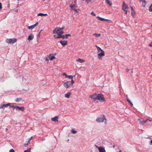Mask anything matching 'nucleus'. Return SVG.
I'll return each mask as SVG.
<instances>
[{
    "instance_id": "f257e3e1",
    "label": "nucleus",
    "mask_w": 152,
    "mask_h": 152,
    "mask_svg": "<svg viewBox=\"0 0 152 152\" xmlns=\"http://www.w3.org/2000/svg\"><path fill=\"white\" fill-rule=\"evenodd\" d=\"M97 100L102 102H105L106 101L104 97V95L101 94H97Z\"/></svg>"
},
{
    "instance_id": "f03ea898",
    "label": "nucleus",
    "mask_w": 152,
    "mask_h": 152,
    "mask_svg": "<svg viewBox=\"0 0 152 152\" xmlns=\"http://www.w3.org/2000/svg\"><path fill=\"white\" fill-rule=\"evenodd\" d=\"M106 118L104 115H102L101 116L98 117L96 119V121L98 123L103 122L104 120L106 121Z\"/></svg>"
},
{
    "instance_id": "7ed1b4c3",
    "label": "nucleus",
    "mask_w": 152,
    "mask_h": 152,
    "mask_svg": "<svg viewBox=\"0 0 152 152\" xmlns=\"http://www.w3.org/2000/svg\"><path fill=\"white\" fill-rule=\"evenodd\" d=\"M17 39L16 38L8 39H6V42L7 43L12 44L15 43Z\"/></svg>"
},
{
    "instance_id": "20e7f679",
    "label": "nucleus",
    "mask_w": 152,
    "mask_h": 152,
    "mask_svg": "<svg viewBox=\"0 0 152 152\" xmlns=\"http://www.w3.org/2000/svg\"><path fill=\"white\" fill-rule=\"evenodd\" d=\"M65 28L64 26H63L62 27H56L55 28L53 31V33L54 34L57 33L58 31H59L63 30Z\"/></svg>"
},
{
    "instance_id": "39448f33",
    "label": "nucleus",
    "mask_w": 152,
    "mask_h": 152,
    "mask_svg": "<svg viewBox=\"0 0 152 152\" xmlns=\"http://www.w3.org/2000/svg\"><path fill=\"white\" fill-rule=\"evenodd\" d=\"M64 86L66 88H69L72 86V84L70 81H68L64 82L63 84Z\"/></svg>"
},
{
    "instance_id": "423d86ee",
    "label": "nucleus",
    "mask_w": 152,
    "mask_h": 152,
    "mask_svg": "<svg viewBox=\"0 0 152 152\" xmlns=\"http://www.w3.org/2000/svg\"><path fill=\"white\" fill-rule=\"evenodd\" d=\"M97 94H95L94 95H90L89 96V97L91 98V99H93L95 101L96 100H97Z\"/></svg>"
},
{
    "instance_id": "0eeeda50",
    "label": "nucleus",
    "mask_w": 152,
    "mask_h": 152,
    "mask_svg": "<svg viewBox=\"0 0 152 152\" xmlns=\"http://www.w3.org/2000/svg\"><path fill=\"white\" fill-rule=\"evenodd\" d=\"M122 9L124 11H125L127 9H128V7L126 5V4L124 2H123V4L122 5Z\"/></svg>"
},
{
    "instance_id": "6e6552de",
    "label": "nucleus",
    "mask_w": 152,
    "mask_h": 152,
    "mask_svg": "<svg viewBox=\"0 0 152 152\" xmlns=\"http://www.w3.org/2000/svg\"><path fill=\"white\" fill-rule=\"evenodd\" d=\"M59 42L63 46H64L67 44L68 42L66 40H61Z\"/></svg>"
},
{
    "instance_id": "1a4fd4ad",
    "label": "nucleus",
    "mask_w": 152,
    "mask_h": 152,
    "mask_svg": "<svg viewBox=\"0 0 152 152\" xmlns=\"http://www.w3.org/2000/svg\"><path fill=\"white\" fill-rule=\"evenodd\" d=\"M25 107H19L17 106L16 107V110H20L21 111H23L25 110Z\"/></svg>"
},
{
    "instance_id": "9d476101",
    "label": "nucleus",
    "mask_w": 152,
    "mask_h": 152,
    "mask_svg": "<svg viewBox=\"0 0 152 152\" xmlns=\"http://www.w3.org/2000/svg\"><path fill=\"white\" fill-rule=\"evenodd\" d=\"M34 35L32 34H31L28 38V40L30 41L33 39L34 38Z\"/></svg>"
},
{
    "instance_id": "9b49d317",
    "label": "nucleus",
    "mask_w": 152,
    "mask_h": 152,
    "mask_svg": "<svg viewBox=\"0 0 152 152\" xmlns=\"http://www.w3.org/2000/svg\"><path fill=\"white\" fill-rule=\"evenodd\" d=\"M105 55L104 52L103 51H101V53L98 54V56L99 58H100L101 56H104Z\"/></svg>"
},
{
    "instance_id": "f8f14e48",
    "label": "nucleus",
    "mask_w": 152,
    "mask_h": 152,
    "mask_svg": "<svg viewBox=\"0 0 152 152\" xmlns=\"http://www.w3.org/2000/svg\"><path fill=\"white\" fill-rule=\"evenodd\" d=\"M70 7L72 8V10L73 9L74 7H77V4H73L72 3L70 6Z\"/></svg>"
},
{
    "instance_id": "ddd939ff",
    "label": "nucleus",
    "mask_w": 152,
    "mask_h": 152,
    "mask_svg": "<svg viewBox=\"0 0 152 152\" xmlns=\"http://www.w3.org/2000/svg\"><path fill=\"white\" fill-rule=\"evenodd\" d=\"M99 148V152H106L104 148H102V147H100Z\"/></svg>"
},
{
    "instance_id": "4468645a",
    "label": "nucleus",
    "mask_w": 152,
    "mask_h": 152,
    "mask_svg": "<svg viewBox=\"0 0 152 152\" xmlns=\"http://www.w3.org/2000/svg\"><path fill=\"white\" fill-rule=\"evenodd\" d=\"M71 94V93L69 92L65 94V97L67 98H69L70 97Z\"/></svg>"
},
{
    "instance_id": "2eb2a0df",
    "label": "nucleus",
    "mask_w": 152,
    "mask_h": 152,
    "mask_svg": "<svg viewBox=\"0 0 152 152\" xmlns=\"http://www.w3.org/2000/svg\"><path fill=\"white\" fill-rule=\"evenodd\" d=\"M142 1V6L143 7H145L146 3V2L145 0H140L139 2Z\"/></svg>"
},
{
    "instance_id": "dca6fc26",
    "label": "nucleus",
    "mask_w": 152,
    "mask_h": 152,
    "mask_svg": "<svg viewBox=\"0 0 152 152\" xmlns=\"http://www.w3.org/2000/svg\"><path fill=\"white\" fill-rule=\"evenodd\" d=\"M52 120L55 122L58 121V116H55V117L52 118H51Z\"/></svg>"
},
{
    "instance_id": "f3484780",
    "label": "nucleus",
    "mask_w": 152,
    "mask_h": 152,
    "mask_svg": "<svg viewBox=\"0 0 152 152\" xmlns=\"http://www.w3.org/2000/svg\"><path fill=\"white\" fill-rule=\"evenodd\" d=\"M147 121L148 120H147L146 119L145 120L140 121L139 123L140 124L143 125L144 124L146 123Z\"/></svg>"
},
{
    "instance_id": "a211bd4d",
    "label": "nucleus",
    "mask_w": 152,
    "mask_h": 152,
    "mask_svg": "<svg viewBox=\"0 0 152 152\" xmlns=\"http://www.w3.org/2000/svg\"><path fill=\"white\" fill-rule=\"evenodd\" d=\"M48 14H43L42 13H39L37 14L38 16H47Z\"/></svg>"
},
{
    "instance_id": "6ab92c4d",
    "label": "nucleus",
    "mask_w": 152,
    "mask_h": 152,
    "mask_svg": "<svg viewBox=\"0 0 152 152\" xmlns=\"http://www.w3.org/2000/svg\"><path fill=\"white\" fill-rule=\"evenodd\" d=\"M105 1L110 6H111L112 4V2L110 1V0H105Z\"/></svg>"
},
{
    "instance_id": "aec40b11",
    "label": "nucleus",
    "mask_w": 152,
    "mask_h": 152,
    "mask_svg": "<svg viewBox=\"0 0 152 152\" xmlns=\"http://www.w3.org/2000/svg\"><path fill=\"white\" fill-rule=\"evenodd\" d=\"M64 33V32L63 31H61L60 32H58L57 34L58 36H61V34Z\"/></svg>"
},
{
    "instance_id": "412c9836",
    "label": "nucleus",
    "mask_w": 152,
    "mask_h": 152,
    "mask_svg": "<svg viewBox=\"0 0 152 152\" xmlns=\"http://www.w3.org/2000/svg\"><path fill=\"white\" fill-rule=\"evenodd\" d=\"M77 61H79L80 63H82L85 61L83 60L80 58H78V59L77 60Z\"/></svg>"
},
{
    "instance_id": "4be33fe9",
    "label": "nucleus",
    "mask_w": 152,
    "mask_h": 152,
    "mask_svg": "<svg viewBox=\"0 0 152 152\" xmlns=\"http://www.w3.org/2000/svg\"><path fill=\"white\" fill-rule=\"evenodd\" d=\"M22 100V99L19 98H17L15 100V101L16 102H20Z\"/></svg>"
},
{
    "instance_id": "5701e85b",
    "label": "nucleus",
    "mask_w": 152,
    "mask_h": 152,
    "mask_svg": "<svg viewBox=\"0 0 152 152\" xmlns=\"http://www.w3.org/2000/svg\"><path fill=\"white\" fill-rule=\"evenodd\" d=\"M75 76V75L74 76H72V75H67V77H66L65 78H67L68 77L69 79H73V77H74Z\"/></svg>"
},
{
    "instance_id": "b1692460",
    "label": "nucleus",
    "mask_w": 152,
    "mask_h": 152,
    "mask_svg": "<svg viewBox=\"0 0 152 152\" xmlns=\"http://www.w3.org/2000/svg\"><path fill=\"white\" fill-rule=\"evenodd\" d=\"M93 35L95 36L96 37H98L100 36L101 34H99L95 33L93 34Z\"/></svg>"
},
{
    "instance_id": "393cba45",
    "label": "nucleus",
    "mask_w": 152,
    "mask_h": 152,
    "mask_svg": "<svg viewBox=\"0 0 152 152\" xmlns=\"http://www.w3.org/2000/svg\"><path fill=\"white\" fill-rule=\"evenodd\" d=\"M97 18L98 19H99L101 21H104V20H104V19L103 18H101L99 16L97 17Z\"/></svg>"
},
{
    "instance_id": "a878e982",
    "label": "nucleus",
    "mask_w": 152,
    "mask_h": 152,
    "mask_svg": "<svg viewBox=\"0 0 152 152\" xmlns=\"http://www.w3.org/2000/svg\"><path fill=\"white\" fill-rule=\"evenodd\" d=\"M71 132L73 134H75L77 133V131H75L74 129H73L71 130Z\"/></svg>"
},
{
    "instance_id": "bb28decb",
    "label": "nucleus",
    "mask_w": 152,
    "mask_h": 152,
    "mask_svg": "<svg viewBox=\"0 0 152 152\" xmlns=\"http://www.w3.org/2000/svg\"><path fill=\"white\" fill-rule=\"evenodd\" d=\"M149 10L151 12H152V4L150 6L149 8Z\"/></svg>"
},
{
    "instance_id": "cd10ccee",
    "label": "nucleus",
    "mask_w": 152,
    "mask_h": 152,
    "mask_svg": "<svg viewBox=\"0 0 152 152\" xmlns=\"http://www.w3.org/2000/svg\"><path fill=\"white\" fill-rule=\"evenodd\" d=\"M55 57L54 56H52L49 59L50 60H52L55 58Z\"/></svg>"
},
{
    "instance_id": "c85d7f7f",
    "label": "nucleus",
    "mask_w": 152,
    "mask_h": 152,
    "mask_svg": "<svg viewBox=\"0 0 152 152\" xmlns=\"http://www.w3.org/2000/svg\"><path fill=\"white\" fill-rule=\"evenodd\" d=\"M97 50H98L99 52L100 51L101 52L103 51V50L101 49V48L99 47H98Z\"/></svg>"
},
{
    "instance_id": "c756f323",
    "label": "nucleus",
    "mask_w": 152,
    "mask_h": 152,
    "mask_svg": "<svg viewBox=\"0 0 152 152\" xmlns=\"http://www.w3.org/2000/svg\"><path fill=\"white\" fill-rule=\"evenodd\" d=\"M31 148H28L27 150H25L24 152H31Z\"/></svg>"
},
{
    "instance_id": "7c9ffc66",
    "label": "nucleus",
    "mask_w": 152,
    "mask_h": 152,
    "mask_svg": "<svg viewBox=\"0 0 152 152\" xmlns=\"http://www.w3.org/2000/svg\"><path fill=\"white\" fill-rule=\"evenodd\" d=\"M34 28V27L33 25H32V26H28V28L29 29H32Z\"/></svg>"
},
{
    "instance_id": "2f4dec72",
    "label": "nucleus",
    "mask_w": 152,
    "mask_h": 152,
    "mask_svg": "<svg viewBox=\"0 0 152 152\" xmlns=\"http://www.w3.org/2000/svg\"><path fill=\"white\" fill-rule=\"evenodd\" d=\"M10 103H8L6 104H4V107H7L8 106H10Z\"/></svg>"
},
{
    "instance_id": "473e14b6",
    "label": "nucleus",
    "mask_w": 152,
    "mask_h": 152,
    "mask_svg": "<svg viewBox=\"0 0 152 152\" xmlns=\"http://www.w3.org/2000/svg\"><path fill=\"white\" fill-rule=\"evenodd\" d=\"M10 106L12 107L13 109H15L16 110V107H17V106H14V105H11Z\"/></svg>"
},
{
    "instance_id": "72a5a7b5",
    "label": "nucleus",
    "mask_w": 152,
    "mask_h": 152,
    "mask_svg": "<svg viewBox=\"0 0 152 152\" xmlns=\"http://www.w3.org/2000/svg\"><path fill=\"white\" fill-rule=\"evenodd\" d=\"M27 79V77H24L23 78V82H25V81H26V80Z\"/></svg>"
},
{
    "instance_id": "f704fd0d",
    "label": "nucleus",
    "mask_w": 152,
    "mask_h": 152,
    "mask_svg": "<svg viewBox=\"0 0 152 152\" xmlns=\"http://www.w3.org/2000/svg\"><path fill=\"white\" fill-rule=\"evenodd\" d=\"M131 14L133 17L135 16V14L134 11L131 12Z\"/></svg>"
},
{
    "instance_id": "c9c22d12",
    "label": "nucleus",
    "mask_w": 152,
    "mask_h": 152,
    "mask_svg": "<svg viewBox=\"0 0 152 152\" xmlns=\"http://www.w3.org/2000/svg\"><path fill=\"white\" fill-rule=\"evenodd\" d=\"M32 138H33V137H31L30 138H29L28 139V143H30V142L31 140H32Z\"/></svg>"
},
{
    "instance_id": "e433bc0d",
    "label": "nucleus",
    "mask_w": 152,
    "mask_h": 152,
    "mask_svg": "<svg viewBox=\"0 0 152 152\" xmlns=\"http://www.w3.org/2000/svg\"><path fill=\"white\" fill-rule=\"evenodd\" d=\"M38 24V22H37L35 24H34V25H33V26H34V28L36 26H37Z\"/></svg>"
},
{
    "instance_id": "4c0bfd02",
    "label": "nucleus",
    "mask_w": 152,
    "mask_h": 152,
    "mask_svg": "<svg viewBox=\"0 0 152 152\" xmlns=\"http://www.w3.org/2000/svg\"><path fill=\"white\" fill-rule=\"evenodd\" d=\"M54 37L55 38V39H57V38H58V35L57 34V35H54Z\"/></svg>"
},
{
    "instance_id": "58836bf2",
    "label": "nucleus",
    "mask_w": 152,
    "mask_h": 152,
    "mask_svg": "<svg viewBox=\"0 0 152 152\" xmlns=\"http://www.w3.org/2000/svg\"><path fill=\"white\" fill-rule=\"evenodd\" d=\"M91 14L94 16H95L96 15V14L95 13H94V12H91Z\"/></svg>"
},
{
    "instance_id": "ea45409f",
    "label": "nucleus",
    "mask_w": 152,
    "mask_h": 152,
    "mask_svg": "<svg viewBox=\"0 0 152 152\" xmlns=\"http://www.w3.org/2000/svg\"><path fill=\"white\" fill-rule=\"evenodd\" d=\"M71 34H66L65 35V38L66 39H67L68 38V36H71Z\"/></svg>"
},
{
    "instance_id": "a19ab883",
    "label": "nucleus",
    "mask_w": 152,
    "mask_h": 152,
    "mask_svg": "<svg viewBox=\"0 0 152 152\" xmlns=\"http://www.w3.org/2000/svg\"><path fill=\"white\" fill-rule=\"evenodd\" d=\"M71 83L72 84V86L73 85V83H75V81L73 80V79H72L71 81Z\"/></svg>"
},
{
    "instance_id": "79ce46f5",
    "label": "nucleus",
    "mask_w": 152,
    "mask_h": 152,
    "mask_svg": "<svg viewBox=\"0 0 152 152\" xmlns=\"http://www.w3.org/2000/svg\"><path fill=\"white\" fill-rule=\"evenodd\" d=\"M4 107V104H2L0 106V109L1 108H3Z\"/></svg>"
},
{
    "instance_id": "37998d69",
    "label": "nucleus",
    "mask_w": 152,
    "mask_h": 152,
    "mask_svg": "<svg viewBox=\"0 0 152 152\" xmlns=\"http://www.w3.org/2000/svg\"><path fill=\"white\" fill-rule=\"evenodd\" d=\"M92 0H86V2L88 3L91 1Z\"/></svg>"
},
{
    "instance_id": "c03bdc74",
    "label": "nucleus",
    "mask_w": 152,
    "mask_h": 152,
    "mask_svg": "<svg viewBox=\"0 0 152 152\" xmlns=\"http://www.w3.org/2000/svg\"><path fill=\"white\" fill-rule=\"evenodd\" d=\"M10 152H15L14 150L12 149L10 150Z\"/></svg>"
},
{
    "instance_id": "a18cd8bd",
    "label": "nucleus",
    "mask_w": 152,
    "mask_h": 152,
    "mask_svg": "<svg viewBox=\"0 0 152 152\" xmlns=\"http://www.w3.org/2000/svg\"><path fill=\"white\" fill-rule=\"evenodd\" d=\"M62 75L63 76H65L66 77H67V75L66 73H63L62 74Z\"/></svg>"
},
{
    "instance_id": "49530a36",
    "label": "nucleus",
    "mask_w": 152,
    "mask_h": 152,
    "mask_svg": "<svg viewBox=\"0 0 152 152\" xmlns=\"http://www.w3.org/2000/svg\"><path fill=\"white\" fill-rule=\"evenodd\" d=\"M73 10H74L75 12H78V11H77V9H73Z\"/></svg>"
},
{
    "instance_id": "de8ad7c7",
    "label": "nucleus",
    "mask_w": 152,
    "mask_h": 152,
    "mask_svg": "<svg viewBox=\"0 0 152 152\" xmlns=\"http://www.w3.org/2000/svg\"><path fill=\"white\" fill-rule=\"evenodd\" d=\"M2 8V4L0 2V10H1Z\"/></svg>"
},
{
    "instance_id": "09e8293b",
    "label": "nucleus",
    "mask_w": 152,
    "mask_h": 152,
    "mask_svg": "<svg viewBox=\"0 0 152 152\" xmlns=\"http://www.w3.org/2000/svg\"><path fill=\"white\" fill-rule=\"evenodd\" d=\"M148 45L150 47H152V42H151L150 43V44L149 45Z\"/></svg>"
},
{
    "instance_id": "8fccbe9b",
    "label": "nucleus",
    "mask_w": 152,
    "mask_h": 152,
    "mask_svg": "<svg viewBox=\"0 0 152 152\" xmlns=\"http://www.w3.org/2000/svg\"><path fill=\"white\" fill-rule=\"evenodd\" d=\"M45 59L46 61H49V59H48V58H45Z\"/></svg>"
},
{
    "instance_id": "3c124183",
    "label": "nucleus",
    "mask_w": 152,
    "mask_h": 152,
    "mask_svg": "<svg viewBox=\"0 0 152 152\" xmlns=\"http://www.w3.org/2000/svg\"><path fill=\"white\" fill-rule=\"evenodd\" d=\"M130 7H131V10H132V11H134L133 7L131 6H130Z\"/></svg>"
},
{
    "instance_id": "603ef678",
    "label": "nucleus",
    "mask_w": 152,
    "mask_h": 152,
    "mask_svg": "<svg viewBox=\"0 0 152 152\" xmlns=\"http://www.w3.org/2000/svg\"><path fill=\"white\" fill-rule=\"evenodd\" d=\"M76 2H77L76 0L74 1V4H77Z\"/></svg>"
},
{
    "instance_id": "864d4df0",
    "label": "nucleus",
    "mask_w": 152,
    "mask_h": 152,
    "mask_svg": "<svg viewBox=\"0 0 152 152\" xmlns=\"http://www.w3.org/2000/svg\"><path fill=\"white\" fill-rule=\"evenodd\" d=\"M127 101L129 103H130L131 102L129 99H127Z\"/></svg>"
},
{
    "instance_id": "5fc2aeb1",
    "label": "nucleus",
    "mask_w": 152,
    "mask_h": 152,
    "mask_svg": "<svg viewBox=\"0 0 152 152\" xmlns=\"http://www.w3.org/2000/svg\"><path fill=\"white\" fill-rule=\"evenodd\" d=\"M127 101L129 103H130L131 102L129 99H127Z\"/></svg>"
},
{
    "instance_id": "6e6d98bb",
    "label": "nucleus",
    "mask_w": 152,
    "mask_h": 152,
    "mask_svg": "<svg viewBox=\"0 0 152 152\" xmlns=\"http://www.w3.org/2000/svg\"><path fill=\"white\" fill-rule=\"evenodd\" d=\"M62 38V36L61 35V36H58V38Z\"/></svg>"
},
{
    "instance_id": "4d7b16f0",
    "label": "nucleus",
    "mask_w": 152,
    "mask_h": 152,
    "mask_svg": "<svg viewBox=\"0 0 152 152\" xmlns=\"http://www.w3.org/2000/svg\"><path fill=\"white\" fill-rule=\"evenodd\" d=\"M129 70V69H126V71L127 72H128Z\"/></svg>"
},
{
    "instance_id": "13d9d810",
    "label": "nucleus",
    "mask_w": 152,
    "mask_h": 152,
    "mask_svg": "<svg viewBox=\"0 0 152 152\" xmlns=\"http://www.w3.org/2000/svg\"><path fill=\"white\" fill-rule=\"evenodd\" d=\"M96 147V148H97L98 149V150H99V147H98V146H97V145H95Z\"/></svg>"
},
{
    "instance_id": "bf43d9fd",
    "label": "nucleus",
    "mask_w": 152,
    "mask_h": 152,
    "mask_svg": "<svg viewBox=\"0 0 152 152\" xmlns=\"http://www.w3.org/2000/svg\"><path fill=\"white\" fill-rule=\"evenodd\" d=\"M147 120H148V121H149L150 122H151V121H152V120H150V119H147Z\"/></svg>"
},
{
    "instance_id": "052dcab7",
    "label": "nucleus",
    "mask_w": 152,
    "mask_h": 152,
    "mask_svg": "<svg viewBox=\"0 0 152 152\" xmlns=\"http://www.w3.org/2000/svg\"><path fill=\"white\" fill-rule=\"evenodd\" d=\"M137 120L138 121H139V122H140V121H141L140 119V118H138L137 119Z\"/></svg>"
},
{
    "instance_id": "680f3d73",
    "label": "nucleus",
    "mask_w": 152,
    "mask_h": 152,
    "mask_svg": "<svg viewBox=\"0 0 152 152\" xmlns=\"http://www.w3.org/2000/svg\"><path fill=\"white\" fill-rule=\"evenodd\" d=\"M125 12V14L126 15L127 14V11L126 10L125 11H124Z\"/></svg>"
},
{
    "instance_id": "e2e57ef3",
    "label": "nucleus",
    "mask_w": 152,
    "mask_h": 152,
    "mask_svg": "<svg viewBox=\"0 0 152 152\" xmlns=\"http://www.w3.org/2000/svg\"><path fill=\"white\" fill-rule=\"evenodd\" d=\"M130 104H131V105H133V104H132V103L131 102L130 103Z\"/></svg>"
},
{
    "instance_id": "0e129e2a",
    "label": "nucleus",
    "mask_w": 152,
    "mask_h": 152,
    "mask_svg": "<svg viewBox=\"0 0 152 152\" xmlns=\"http://www.w3.org/2000/svg\"><path fill=\"white\" fill-rule=\"evenodd\" d=\"M105 20H104V21H109V20L106 19H104Z\"/></svg>"
},
{
    "instance_id": "69168bd1",
    "label": "nucleus",
    "mask_w": 152,
    "mask_h": 152,
    "mask_svg": "<svg viewBox=\"0 0 152 152\" xmlns=\"http://www.w3.org/2000/svg\"><path fill=\"white\" fill-rule=\"evenodd\" d=\"M62 37V38H64V37H65V35H63L61 36Z\"/></svg>"
},
{
    "instance_id": "338daca9",
    "label": "nucleus",
    "mask_w": 152,
    "mask_h": 152,
    "mask_svg": "<svg viewBox=\"0 0 152 152\" xmlns=\"http://www.w3.org/2000/svg\"><path fill=\"white\" fill-rule=\"evenodd\" d=\"M150 143H151V144H152V140H151Z\"/></svg>"
},
{
    "instance_id": "774afa93",
    "label": "nucleus",
    "mask_w": 152,
    "mask_h": 152,
    "mask_svg": "<svg viewBox=\"0 0 152 152\" xmlns=\"http://www.w3.org/2000/svg\"><path fill=\"white\" fill-rule=\"evenodd\" d=\"M119 152H122V151L121 150H119Z\"/></svg>"
}]
</instances>
